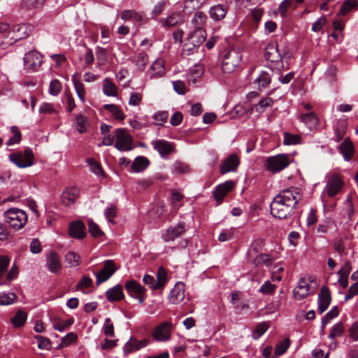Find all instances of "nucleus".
<instances>
[{"label":"nucleus","instance_id":"f257e3e1","mask_svg":"<svg viewBox=\"0 0 358 358\" xmlns=\"http://www.w3.org/2000/svg\"><path fill=\"white\" fill-rule=\"evenodd\" d=\"M301 199L297 189L289 188L276 195L270 205L271 215L278 219H286L293 213L294 206Z\"/></svg>","mask_w":358,"mask_h":358},{"label":"nucleus","instance_id":"f03ea898","mask_svg":"<svg viewBox=\"0 0 358 358\" xmlns=\"http://www.w3.org/2000/svg\"><path fill=\"white\" fill-rule=\"evenodd\" d=\"M3 215L5 222L15 230L23 228L27 222V213L19 208H10L4 212Z\"/></svg>","mask_w":358,"mask_h":358},{"label":"nucleus","instance_id":"7ed1b4c3","mask_svg":"<svg viewBox=\"0 0 358 358\" xmlns=\"http://www.w3.org/2000/svg\"><path fill=\"white\" fill-rule=\"evenodd\" d=\"M242 60V55L239 50L231 49L223 56L222 70L224 73H230L235 71Z\"/></svg>","mask_w":358,"mask_h":358},{"label":"nucleus","instance_id":"20e7f679","mask_svg":"<svg viewBox=\"0 0 358 358\" xmlns=\"http://www.w3.org/2000/svg\"><path fill=\"white\" fill-rule=\"evenodd\" d=\"M24 70L27 73L38 71L43 64V55L33 50L27 52L24 57Z\"/></svg>","mask_w":358,"mask_h":358},{"label":"nucleus","instance_id":"39448f33","mask_svg":"<svg viewBox=\"0 0 358 358\" xmlns=\"http://www.w3.org/2000/svg\"><path fill=\"white\" fill-rule=\"evenodd\" d=\"M344 185L343 180L338 173H331L327 176L326 185L324 192L329 197H334L341 191Z\"/></svg>","mask_w":358,"mask_h":358},{"label":"nucleus","instance_id":"423d86ee","mask_svg":"<svg viewBox=\"0 0 358 358\" xmlns=\"http://www.w3.org/2000/svg\"><path fill=\"white\" fill-rule=\"evenodd\" d=\"M116 142L115 148L120 151H129L133 150V138L128 131L124 128H118L115 130Z\"/></svg>","mask_w":358,"mask_h":358},{"label":"nucleus","instance_id":"0eeeda50","mask_svg":"<svg viewBox=\"0 0 358 358\" xmlns=\"http://www.w3.org/2000/svg\"><path fill=\"white\" fill-rule=\"evenodd\" d=\"M289 164L287 155L281 154L268 157L266 161V166L268 171L273 173L279 172Z\"/></svg>","mask_w":358,"mask_h":358},{"label":"nucleus","instance_id":"6e6552de","mask_svg":"<svg viewBox=\"0 0 358 358\" xmlns=\"http://www.w3.org/2000/svg\"><path fill=\"white\" fill-rule=\"evenodd\" d=\"M174 327L172 322L165 321L157 326L152 331V337L159 342H166L170 340Z\"/></svg>","mask_w":358,"mask_h":358},{"label":"nucleus","instance_id":"1a4fd4ad","mask_svg":"<svg viewBox=\"0 0 358 358\" xmlns=\"http://www.w3.org/2000/svg\"><path fill=\"white\" fill-rule=\"evenodd\" d=\"M9 159L18 167L25 168L33 164L34 154L30 148H27L24 152L10 154Z\"/></svg>","mask_w":358,"mask_h":358},{"label":"nucleus","instance_id":"9d476101","mask_svg":"<svg viewBox=\"0 0 358 358\" xmlns=\"http://www.w3.org/2000/svg\"><path fill=\"white\" fill-rule=\"evenodd\" d=\"M117 269V268L112 260L105 261L103 268L99 273H96V285H99L101 283L108 280Z\"/></svg>","mask_w":358,"mask_h":358},{"label":"nucleus","instance_id":"9b49d317","mask_svg":"<svg viewBox=\"0 0 358 358\" xmlns=\"http://www.w3.org/2000/svg\"><path fill=\"white\" fill-rule=\"evenodd\" d=\"M240 164V159L235 153L230 154L228 157L224 159L221 166L220 172L224 175L229 172H234L237 170Z\"/></svg>","mask_w":358,"mask_h":358},{"label":"nucleus","instance_id":"f8f14e48","mask_svg":"<svg viewBox=\"0 0 358 358\" xmlns=\"http://www.w3.org/2000/svg\"><path fill=\"white\" fill-rule=\"evenodd\" d=\"M185 231V225L183 222L178 223L177 225L170 227L162 235V239L165 242L173 241Z\"/></svg>","mask_w":358,"mask_h":358},{"label":"nucleus","instance_id":"ddd939ff","mask_svg":"<svg viewBox=\"0 0 358 358\" xmlns=\"http://www.w3.org/2000/svg\"><path fill=\"white\" fill-rule=\"evenodd\" d=\"M185 299V285L181 282H177L171 290L169 300L173 304H178Z\"/></svg>","mask_w":358,"mask_h":358},{"label":"nucleus","instance_id":"4468645a","mask_svg":"<svg viewBox=\"0 0 358 358\" xmlns=\"http://www.w3.org/2000/svg\"><path fill=\"white\" fill-rule=\"evenodd\" d=\"M331 301V293L327 287L323 286L318 294V311L324 313L329 307Z\"/></svg>","mask_w":358,"mask_h":358},{"label":"nucleus","instance_id":"2eb2a0df","mask_svg":"<svg viewBox=\"0 0 358 358\" xmlns=\"http://www.w3.org/2000/svg\"><path fill=\"white\" fill-rule=\"evenodd\" d=\"M234 186V183L231 180L226 181L217 186L213 195L217 201V205L222 202L224 197L233 189Z\"/></svg>","mask_w":358,"mask_h":358},{"label":"nucleus","instance_id":"dca6fc26","mask_svg":"<svg viewBox=\"0 0 358 358\" xmlns=\"http://www.w3.org/2000/svg\"><path fill=\"white\" fill-rule=\"evenodd\" d=\"M80 189L77 187H67L62 194L61 200L63 204L70 206L75 203L78 197Z\"/></svg>","mask_w":358,"mask_h":358},{"label":"nucleus","instance_id":"f3484780","mask_svg":"<svg viewBox=\"0 0 358 358\" xmlns=\"http://www.w3.org/2000/svg\"><path fill=\"white\" fill-rule=\"evenodd\" d=\"M310 294V286L305 278H301L293 291L294 297L296 300H302Z\"/></svg>","mask_w":358,"mask_h":358},{"label":"nucleus","instance_id":"a211bd4d","mask_svg":"<svg viewBox=\"0 0 358 358\" xmlns=\"http://www.w3.org/2000/svg\"><path fill=\"white\" fill-rule=\"evenodd\" d=\"M184 21L182 15L178 12L173 13L167 17L160 19L162 26L168 28L180 25Z\"/></svg>","mask_w":358,"mask_h":358},{"label":"nucleus","instance_id":"6ab92c4d","mask_svg":"<svg viewBox=\"0 0 358 358\" xmlns=\"http://www.w3.org/2000/svg\"><path fill=\"white\" fill-rule=\"evenodd\" d=\"M165 74L164 62L163 59H156L150 66L148 73L150 79L162 78Z\"/></svg>","mask_w":358,"mask_h":358},{"label":"nucleus","instance_id":"aec40b11","mask_svg":"<svg viewBox=\"0 0 358 358\" xmlns=\"http://www.w3.org/2000/svg\"><path fill=\"white\" fill-rule=\"evenodd\" d=\"M265 58L271 62H278L281 60V55L278 51V45L275 42L268 43L265 48Z\"/></svg>","mask_w":358,"mask_h":358},{"label":"nucleus","instance_id":"412c9836","mask_svg":"<svg viewBox=\"0 0 358 358\" xmlns=\"http://www.w3.org/2000/svg\"><path fill=\"white\" fill-rule=\"evenodd\" d=\"M46 266L52 273H57L60 271L62 264L59 257L55 252H50L47 255Z\"/></svg>","mask_w":358,"mask_h":358},{"label":"nucleus","instance_id":"4be33fe9","mask_svg":"<svg viewBox=\"0 0 358 358\" xmlns=\"http://www.w3.org/2000/svg\"><path fill=\"white\" fill-rule=\"evenodd\" d=\"M69 233L71 237L83 238L86 235L85 227L82 221H74L70 223Z\"/></svg>","mask_w":358,"mask_h":358},{"label":"nucleus","instance_id":"5701e85b","mask_svg":"<svg viewBox=\"0 0 358 358\" xmlns=\"http://www.w3.org/2000/svg\"><path fill=\"white\" fill-rule=\"evenodd\" d=\"M153 148L159 153L162 157H166L173 151V145L164 140H155L152 142Z\"/></svg>","mask_w":358,"mask_h":358},{"label":"nucleus","instance_id":"b1692460","mask_svg":"<svg viewBox=\"0 0 358 358\" xmlns=\"http://www.w3.org/2000/svg\"><path fill=\"white\" fill-rule=\"evenodd\" d=\"M206 38V34L204 29H194L193 32L189 35L187 41L192 42L193 46H199L205 41Z\"/></svg>","mask_w":358,"mask_h":358},{"label":"nucleus","instance_id":"393cba45","mask_svg":"<svg viewBox=\"0 0 358 358\" xmlns=\"http://www.w3.org/2000/svg\"><path fill=\"white\" fill-rule=\"evenodd\" d=\"M148 343L147 340L138 341L135 338H130L124 346V352L125 354L131 353L146 346Z\"/></svg>","mask_w":358,"mask_h":358},{"label":"nucleus","instance_id":"a878e982","mask_svg":"<svg viewBox=\"0 0 358 358\" xmlns=\"http://www.w3.org/2000/svg\"><path fill=\"white\" fill-rule=\"evenodd\" d=\"M227 13V8L223 4L212 6L209 10L210 17L214 21H220L224 18Z\"/></svg>","mask_w":358,"mask_h":358},{"label":"nucleus","instance_id":"bb28decb","mask_svg":"<svg viewBox=\"0 0 358 358\" xmlns=\"http://www.w3.org/2000/svg\"><path fill=\"white\" fill-rule=\"evenodd\" d=\"M106 296L107 299L110 302L117 301L124 299V295L122 287L120 285H115L106 291Z\"/></svg>","mask_w":358,"mask_h":358},{"label":"nucleus","instance_id":"cd10ccee","mask_svg":"<svg viewBox=\"0 0 358 358\" xmlns=\"http://www.w3.org/2000/svg\"><path fill=\"white\" fill-rule=\"evenodd\" d=\"M125 289L131 297L138 294H144L145 291V289L134 280L128 281L125 285Z\"/></svg>","mask_w":358,"mask_h":358},{"label":"nucleus","instance_id":"c85d7f7f","mask_svg":"<svg viewBox=\"0 0 358 358\" xmlns=\"http://www.w3.org/2000/svg\"><path fill=\"white\" fill-rule=\"evenodd\" d=\"M340 151L343 154L345 160H350L354 153L352 143L348 138H345L340 145Z\"/></svg>","mask_w":358,"mask_h":358},{"label":"nucleus","instance_id":"c756f323","mask_svg":"<svg viewBox=\"0 0 358 358\" xmlns=\"http://www.w3.org/2000/svg\"><path fill=\"white\" fill-rule=\"evenodd\" d=\"M207 15L201 11H196L192 20L191 23L194 27V29H203L204 25L207 22Z\"/></svg>","mask_w":358,"mask_h":358},{"label":"nucleus","instance_id":"7c9ffc66","mask_svg":"<svg viewBox=\"0 0 358 358\" xmlns=\"http://www.w3.org/2000/svg\"><path fill=\"white\" fill-rule=\"evenodd\" d=\"M46 0H21L20 6L26 10L41 9L45 5Z\"/></svg>","mask_w":358,"mask_h":358},{"label":"nucleus","instance_id":"2f4dec72","mask_svg":"<svg viewBox=\"0 0 358 358\" xmlns=\"http://www.w3.org/2000/svg\"><path fill=\"white\" fill-rule=\"evenodd\" d=\"M273 258L270 255L262 253L253 259L252 263L255 266L264 265L266 267H269L273 264Z\"/></svg>","mask_w":358,"mask_h":358},{"label":"nucleus","instance_id":"473e14b6","mask_svg":"<svg viewBox=\"0 0 358 358\" xmlns=\"http://www.w3.org/2000/svg\"><path fill=\"white\" fill-rule=\"evenodd\" d=\"M150 162L145 157L139 156L137 157L131 164V169L134 172H141L145 170L148 165Z\"/></svg>","mask_w":358,"mask_h":358},{"label":"nucleus","instance_id":"72a5a7b5","mask_svg":"<svg viewBox=\"0 0 358 358\" xmlns=\"http://www.w3.org/2000/svg\"><path fill=\"white\" fill-rule=\"evenodd\" d=\"M300 120L309 128L315 127L318 124V118L314 112H308L307 113L301 114Z\"/></svg>","mask_w":358,"mask_h":358},{"label":"nucleus","instance_id":"f704fd0d","mask_svg":"<svg viewBox=\"0 0 358 358\" xmlns=\"http://www.w3.org/2000/svg\"><path fill=\"white\" fill-rule=\"evenodd\" d=\"M271 78L268 72L262 71L254 80V83L259 90L266 87L271 83Z\"/></svg>","mask_w":358,"mask_h":358},{"label":"nucleus","instance_id":"c9c22d12","mask_svg":"<svg viewBox=\"0 0 358 358\" xmlns=\"http://www.w3.org/2000/svg\"><path fill=\"white\" fill-rule=\"evenodd\" d=\"M103 92L106 96H116L117 94V87L109 79L106 78L103 83Z\"/></svg>","mask_w":358,"mask_h":358},{"label":"nucleus","instance_id":"e433bc0d","mask_svg":"<svg viewBox=\"0 0 358 358\" xmlns=\"http://www.w3.org/2000/svg\"><path fill=\"white\" fill-rule=\"evenodd\" d=\"M203 67L201 64L193 66L189 71V82L195 83L197 79L200 78L203 74Z\"/></svg>","mask_w":358,"mask_h":358},{"label":"nucleus","instance_id":"4c0bfd02","mask_svg":"<svg viewBox=\"0 0 358 358\" xmlns=\"http://www.w3.org/2000/svg\"><path fill=\"white\" fill-rule=\"evenodd\" d=\"M103 108L109 111L117 120H123L125 119L122 109L115 104H106Z\"/></svg>","mask_w":358,"mask_h":358},{"label":"nucleus","instance_id":"58836bf2","mask_svg":"<svg viewBox=\"0 0 358 358\" xmlns=\"http://www.w3.org/2000/svg\"><path fill=\"white\" fill-rule=\"evenodd\" d=\"M10 263V258L6 255H0V285H6V281H2Z\"/></svg>","mask_w":358,"mask_h":358},{"label":"nucleus","instance_id":"ea45409f","mask_svg":"<svg viewBox=\"0 0 358 358\" xmlns=\"http://www.w3.org/2000/svg\"><path fill=\"white\" fill-rule=\"evenodd\" d=\"M189 166L180 161H176L172 165V172L173 173L183 174L189 173Z\"/></svg>","mask_w":358,"mask_h":358},{"label":"nucleus","instance_id":"a19ab883","mask_svg":"<svg viewBox=\"0 0 358 358\" xmlns=\"http://www.w3.org/2000/svg\"><path fill=\"white\" fill-rule=\"evenodd\" d=\"M167 281V273L166 270L163 267H159L157 271V280L155 286L159 289H162Z\"/></svg>","mask_w":358,"mask_h":358},{"label":"nucleus","instance_id":"79ce46f5","mask_svg":"<svg viewBox=\"0 0 358 358\" xmlns=\"http://www.w3.org/2000/svg\"><path fill=\"white\" fill-rule=\"evenodd\" d=\"M64 258V261L69 267H76L79 265L80 256L74 252H68Z\"/></svg>","mask_w":358,"mask_h":358},{"label":"nucleus","instance_id":"37998d69","mask_svg":"<svg viewBox=\"0 0 358 358\" xmlns=\"http://www.w3.org/2000/svg\"><path fill=\"white\" fill-rule=\"evenodd\" d=\"M17 296L13 292L0 293V306H8L15 302Z\"/></svg>","mask_w":358,"mask_h":358},{"label":"nucleus","instance_id":"c03bdc74","mask_svg":"<svg viewBox=\"0 0 358 358\" xmlns=\"http://www.w3.org/2000/svg\"><path fill=\"white\" fill-rule=\"evenodd\" d=\"M353 9H357V2L355 0H345L340 8L339 13L345 15Z\"/></svg>","mask_w":358,"mask_h":358},{"label":"nucleus","instance_id":"a18cd8bd","mask_svg":"<svg viewBox=\"0 0 358 358\" xmlns=\"http://www.w3.org/2000/svg\"><path fill=\"white\" fill-rule=\"evenodd\" d=\"M273 100L271 97H265L262 99L255 106V109L257 113H262L264 112L266 108L270 107L273 103Z\"/></svg>","mask_w":358,"mask_h":358},{"label":"nucleus","instance_id":"49530a36","mask_svg":"<svg viewBox=\"0 0 358 358\" xmlns=\"http://www.w3.org/2000/svg\"><path fill=\"white\" fill-rule=\"evenodd\" d=\"M27 315L23 310H19L15 315L11 319V322L15 327H22L26 322Z\"/></svg>","mask_w":358,"mask_h":358},{"label":"nucleus","instance_id":"de8ad7c7","mask_svg":"<svg viewBox=\"0 0 358 358\" xmlns=\"http://www.w3.org/2000/svg\"><path fill=\"white\" fill-rule=\"evenodd\" d=\"M88 231L91 236L94 238L100 237L103 234V231L91 219L87 220Z\"/></svg>","mask_w":358,"mask_h":358},{"label":"nucleus","instance_id":"09e8293b","mask_svg":"<svg viewBox=\"0 0 358 358\" xmlns=\"http://www.w3.org/2000/svg\"><path fill=\"white\" fill-rule=\"evenodd\" d=\"M148 61V56L145 52L138 53L135 58L136 64L141 71L144 70V69L146 66Z\"/></svg>","mask_w":358,"mask_h":358},{"label":"nucleus","instance_id":"8fccbe9b","mask_svg":"<svg viewBox=\"0 0 358 358\" xmlns=\"http://www.w3.org/2000/svg\"><path fill=\"white\" fill-rule=\"evenodd\" d=\"M236 229L231 228L222 230L218 236V240L221 242L228 241L235 238Z\"/></svg>","mask_w":358,"mask_h":358},{"label":"nucleus","instance_id":"3c124183","mask_svg":"<svg viewBox=\"0 0 358 358\" xmlns=\"http://www.w3.org/2000/svg\"><path fill=\"white\" fill-rule=\"evenodd\" d=\"M290 341L289 338H285L280 341L275 348V357L274 358H276V357L284 354L288 349Z\"/></svg>","mask_w":358,"mask_h":358},{"label":"nucleus","instance_id":"603ef678","mask_svg":"<svg viewBox=\"0 0 358 358\" xmlns=\"http://www.w3.org/2000/svg\"><path fill=\"white\" fill-rule=\"evenodd\" d=\"M283 143L285 145H296L301 143V137L299 135L290 134L288 132H284Z\"/></svg>","mask_w":358,"mask_h":358},{"label":"nucleus","instance_id":"864d4df0","mask_svg":"<svg viewBox=\"0 0 358 358\" xmlns=\"http://www.w3.org/2000/svg\"><path fill=\"white\" fill-rule=\"evenodd\" d=\"M87 162L90 166L92 172L99 176H103V171L99 163L92 158L88 159Z\"/></svg>","mask_w":358,"mask_h":358},{"label":"nucleus","instance_id":"5fc2aeb1","mask_svg":"<svg viewBox=\"0 0 358 358\" xmlns=\"http://www.w3.org/2000/svg\"><path fill=\"white\" fill-rule=\"evenodd\" d=\"M73 82L78 98L82 102H85V89L84 85L76 79H73Z\"/></svg>","mask_w":358,"mask_h":358},{"label":"nucleus","instance_id":"6e6d98bb","mask_svg":"<svg viewBox=\"0 0 358 358\" xmlns=\"http://www.w3.org/2000/svg\"><path fill=\"white\" fill-rule=\"evenodd\" d=\"M62 90V84L57 79L52 80L49 85V93L52 96H57Z\"/></svg>","mask_w":358,"mask_h":358},{"label":"nucleus","instance_id":"4d7b16f0","mask_svg":"<svg viewBox=\"0 0 358 358\" xmlns=\"http://www.w3.org/2000/svg\"><path fill=\"white\" fill-rule=\"evenodd\" d=\"M35 339L38 342V348L42 350H50L51 348V341L49 338L42 336H36Z\"/></svg>","mask_w":358,"mask_h":358},{"label":"nucleus","instance_id":"13d9d810","mask_svg":"<svg viewBox=\"0 0 358 358\" xmlns=\"http://www.w3.org/2000/svg\"><path fill=\"white\" fill-rule=\"evenodd\" d=\"M169 117V113L166 111H159L155 113L152 118L155 120V124L162 125L164 122H166Z\"/></svg>","mask_w":358,"mask_h":358},{"label":"nucleus","instance_id":"bf43d9fd","mask_svg":"<svg viewBox=\"0 0 358 358\" xmlns=\"http://www.w3.org/2000/svg\"><path fill=\"white\" fill-rule=\"evenodd\" d=\"M344 327L342 322H338L335 324L332 328L329 333V338L331 339H334L337 336H342L343 333Z\"/></svg>","mask_w":358,"mask_h":358},{"label":"nucleus","instance_id":"052dcab7","mask_svg":"<svg viewBox=\"0 0 358 358\" xmlns=\"http://www.w3.org/2000/svg\"><path fill=\"white\" fill-rule=\"evenodd\" d=\"M103 333L107 337L113 338L115 336L114 326L109 317L106 318L105 320V323L103 325Z\"/></svg>","mask_w":358,"mask_h":358},{"label":"nucleus","instance_id":"680f3d73","mask_svg":"<svg viewBox=\"0 0 358 358\" xmlns=\"http://www.w3.org/2000/svg\"><path fill=\"white\" fill-rule=\"evenodd\" d=\"M276 289V286L270 282V281L267 280L264 282V284L260 287L259 292L264 294H272L274 293Z\"/></svg>","mask_w":358,"mask_h":358},{"label":"nucleus","instance_id":"e2e57ef3","mask_svg":"<svg viewBox=\"0 0 358 358\" xmlns=\"http://www.w3.org/2000/svg\"><path fill=\"white\" fill-rule=\"evenodd\" d=\"M11 132L13 134V136L12 138H10L6 143L8 146L18 143L21 140V133L17 127H13L11 128Z\"/></svg>","mask_w":358,"mask_h":358},{"label":"nucleus","instance_id":"0e129e2a","mask_svg":"<svg viewBox=\"0 0 358 358\" xmlns=\"http://www.w3.org/2000/svg\"><path fill=\"white\" fill-rule=\"evenodd\" d=\"M87 118L86 117L79 115L76 117L77 130L79 133H83L87 130Z\"/></svg>","mask_w":358,"mask_h":358},{"label":"nucleus","instance_id":"69168bd1","mask_svg":"<svg viewBox=\"0 0 358 358\" xmlns=\"http://www.w3.org/2000/svg\"><path fill=\"white\" fill-rule=\"evenodd\" d=\"M284 271V268L280 265H275L271 268V279L273 280L281 281L282 279L281 273Z\"/></svg>","mask_w":358,"mask_h":358},{"label":"nucleus","instance_id":"338daca9","mask_svg":"<svg viewBox=\"0 0 358 358\" xmlns=\"http://www.w3.org/2000/svg\"><path fill=\"white\" fill-rule=\"evenodd\" d=\"M73 322V319H68L63 322H58L53 324V328L59 331H63L69 328Z\"/></svg>","mask_w":358,"mask_h":358},{"label":"nucleus","instance_id":"774afa93","mask_svg":"<svg viewBox=\"0 0 358 358\" xmlns=\"http://www.w3.org/2000/svg\"><path fill=\"white\" fill-rule=\"evenodd\" d=\"M77 339V335L73 332L69 333L62 338V343L59 345L60 348L66 347L73 342H75Z\"/></svg>","mask_w":358,"mask_h":358}]
</instances>
